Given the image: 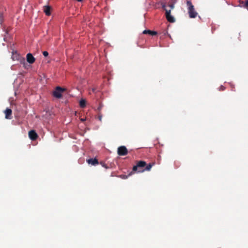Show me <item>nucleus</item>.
<instances>
[{"mask_svg":"<svg viewBox=\"0 0 248 248\" xmlns=\"http://www.w3.org/2000/svg\"><path fill=\"white\" fill-rule=\"evenodd\" d=\"M174 4H175V3H172L170 2H169L168 6L170 7V9L168 10L166 9V3L163 2L161 3L162 7L166 11V17L167 20L170 23H173L175 21V19H174V17H173L170 15L171 10L174 9Z\"/></svg>","mask_w":248,"mask_h":248,"instance_id":"1","label":"nucleus"},{"mask_svg":"<svg viewBox=\"0 0 248 248\" xmlns=\"http://www.w3.org/2000/svg\"><path fill=\"white\" fill-rule=\"evenodd\" d=\"M186 5L187 6L188 13L190 18H195L198 13L195 11L194 6L190 0H187Z\"/></svg>","mask_w":248,"mask_h":248,"instance_id":"2","label":"nucleus"},{"mask_svg":"<svg viewBox=\"0 0 248 248\" xmlns=\"http://www.w3.org/2000/svg\"><path fill=\"white\" fill-rule=\"evenodd\" d=\"M146 165V163L144 161H138L136 165L135 166H134L132 169V170L129 173V175H131L132 174H133L135 172H138V170H143V169L144 167H145Z\"/></svg>","mask_w":248,"mask_h":248,"instance_id":"3","label":"nucleus"},{"mask_svg":"<svg viewBox=\"0 0 248 248\" xmlns=\"http://www.w3.org/2000/svg\"><path fill=\"white\" fill-rule=\"evenodd\" d=\"M66 91V89L60 86L56 87L55 90L53 92L52 95L56 98H61L62 97V93Z\"/></svg>","mask_w":248,"mask_h":248,"instance_id":"4","label":"nucleus"},{"mask_svg":"<svg viewBox=\"0 0 248 248\" xmlns=\"http://www.w3.org/2000/svg\"><path fill=\"white\" fill-rule=\"evenodd\" d=\"M117 153L119 155L124 156L127 154L128 151L125 146H121L118 147L117 150Z\"/></svg>","mask_w":248,"mask_h":248,"instance_id":"5","label":"nucleus"},{"mask_svg":"<svg viewBox=\"0 0 248 248\" xmlns=\"http://www.w3.org/2000/svg\"><path fill=\"white\" fill-rule=\"evenodd\" d=\"M155 164V163L152 162L150 163L148 165L146 164V166L145 167V168L143 170H140V169L138 170V172H143L144 171H150L152 168V167L154 166Z\"/></svg>","mask_w":248,"mask_h":248,"instance_id":"6","label":"nucleus"},{"mask_svg":"<svg viewBox=\"0 0 248 248\" xmlns=\"http://www.w3.org/2000/svg\"><path fill=\"white\" fill-rule=\"evenodd\" d=\"M29 137L31 140H34L37 138L38 135L34 130H32L29 132Z\"/></svg>","mask_w":248,"mask_h":248,"instance_id":"7","label":"nucleus"},{"mask_svg":"<svg viewBox=\"0 0 248 248\" xmlns=\"http://www.w3.org/2000/svg\"><path fill=\"white\" fill-rule=\"evenodd\" d=\"M4 113L5 114V118L7 119H11L12 111L10 108H7L4 111Z\"/></svg>","mask_w":248,"mask_h":248,"instance_id":"8","label":"nucleus"},{"mask_svg":"<svg viewBox=\"0 0 248 248\" xmlns=\"http://www.w3.org/2000/svg\"><path fill=\"white\" fill-rule=\"evenodd\" d=\"M26 58L27 62L30 64H32L35 62V59L31 53H28Z\"/></svg>","mask_w":248,"mask_h":248,"instance_id":"9","label":"nucleus"},{"mask_svg":"<svg viewBox=\"0 0 248 248\" xmlns=\"http://www.w3.org/2000/svg\"><path fill=\"white\" fill-rule=\"evenodd\" d=\"M51 7L50 6L46 5L43 7V11L46 16L51 15Z\"/></svg>","mask_w":248,"mask_h":248,"instance_id":"10","label":"nucleus"},{"mask_svg":"<svg viewBox=\"0 0 248 248\" xmlns=\"http://www.w3.org/2000/svg\"><path fill=\"white\" fill-rule=\"evenodd\" d=\"M87 162H88V164H91L93 166H95L99 164L98 160L95 158L89 159L87 160Z\"/></svg>","mask_w":248,"mask_h":248,"instance_id":"11","label":"nucleus"},{"mask_svg":"<svg viewBox=\"0 0 248 248\" xmlns=\"http://www.w3.org/2000/svg\"><path fill=\"white\" fill-rule=\"evenodd\" d=\"M142 33H143V34H148L151 35L152 36L156 35L157 33L156 31H151L149 30H145L143 31Z\"/></svg>","mask_w":248,"mask_h":248,"instance_id":"12","label":"nucleus"},{"mask_svg":"<svg viewBox=\"0 0 248 248\" xmlns=\"http://www.w3.org/2000/svg\"><path fill=\"white\" fill-rule=\"evenodd\" d=\"M79 105L81 108H84L86 106V101L84 99H81L79 101Z\"/></svg>","mask_w":248,"mask_h":248,"instance_id":"13","label":"nucleus"},{"mask_svg":"<svg viewBox=\"0 0 248 248\" xmlns=\"http://www.w3.org/2000/svg\"><path fill=\"white\" fill-rule=\"evenodd\" d=\"M100 164L102 165V167H104L106 169H108V168L107 166V164L104 162H100Z\"/></svg>","mask_w":248,"mask_h":248,"instance_id":"14","label":"nucleus"},{"mask_svg":"<svg viewBox=\"0 0 248 248\" xmlns=\"http://www.w3.org/2000/svg\"><path fill=\"white\" fill-rule=\"evenodd\" d=\"M244 7L248 10V0H246Z\"/></svg>","mask_w":248,"mask_h":248,"instance_id":"15","label":"nucleus"},{"mask_svg":"<svg viewBox=\"0 0 248 248\" xmlns=\"http://www.w3.org/2000/svg\"><path fill=\"white\" fill-rule=\"evenodd\" d=\"M129 174L128 175H121L120 176V177L122 179H127L128 178V176H129Z\"/></svg>","mask_w":248,"mask_h":248,"instance_id":"16","label":"nucleus"},{"mask_svg":"<svg viewBox=\"0 0 248 248\" xmlns=\"http://www.w3.org/2000/svg\"><path fill=\"white\" fill-rule=\"evenodd\" d=\"M3 20V15L1 14H0V24H1Z\"/></svg>","mask_w":248,"mask_h":248,"instance_id":"17","label":"nucleus"},{"mask_svg":"<svg viewBox=\"0 0 248 248\" xmlns=\"http://www.w3.org/2000/svg\"><path fill=\"white\" fill-rule=\"evenodd\" d=\"M43 54L45 57H46L48 55V53L47 51H45L43 52Z\"/></svg>","mask_w":248,"mask_h":248,"instance_id":"18","label":"nucleus"},{"mask_svg":"<svg viewBox=\"0 0 248 248\" xmlns=\"http://www.w3.org/2000/svg\"><path fill=\"white\" fill-rule=\"evenodd\" d=\"M20 62L21 63H25V60L24 58H21L20 59Z\"/></svg>","mask_w":248,"mask_h":248,"instance_id":"19","label":"nucleus"},{"mask_svg":"<svg viewBox=\"0 0 248 248\" xmlns=\"http://www.w3.org/2000/svg\"><path fill=\"white\" fill-rule=\"evenodd\" d=\"M225 90V87L223 86H221L220 87V91H224Z\"/></svg>","mask_w":248,"mask_h":248,"instance_id":"20","label":"nucleus"},{"mask_svg":"<svg viewBox=\"0 0 248 248\" xmlns=\"http://www.w3.org/2000/svg\"><path fill=\"white\" fill-rule=\"evenodd\" d=\"M102 116L101 115H99L98 119L100 122L102 121Z\"/></svg>","mask_w":248,"mask_h":248,"instance_id":"21","label":"nucleus"},{"mask_svg":"<svg viewBox=\"0 0 248 248\" xmlns=\"http://www.w3.org/2000/svg\"><path fill=\"white\" fill-rule=\"evenodd\" d=\"M177 0H170L169 1V2H172V3H175L176 2Z\"/></svg>","mask_w":248,"mask_h":248,"instance_id":"22","label":"nucleus"},{"mask_svg":"<svg viewBox=\"0 0 248 248\" xmlns=\"http://www.w3.org/2000/svg\"><path fill=\"white\" fill-rule=\"evenodd\" d=\"M102 108V105L101 104H100V106L98 108V110H100Z\"/></svg>","mask_w":248,"mask_h":248,"instance_id":"23","label":"nucleus"},{"mask_svg":"<svg viewBox=\"0 0 248 248\" xmlns=\"http://www.w3.org/2000/svg\"><path fill=\"white\" fill-rule=\"evenodd\" d=\"M93 92H94L95 91V89H93Z\"/></svg>","mask_w":248,"mask_h":248,"instance_id":"24","label":"nucleus"},{"mask_svg":"<svg viewBox=\"0 0 248 248\" xmlns=\"http://www.w3.org/2000/svg\"><path fill=\"white\" fill-rule=\"evenodd\" d=\"M81 121H84V119H81Z\"/></svg>","mask_w":248,"mask_h":248,"instance_id":"25","label":"nucleus"}]
</instances>
